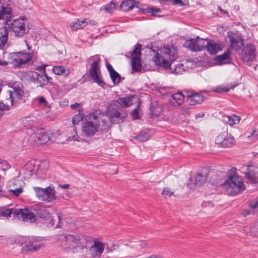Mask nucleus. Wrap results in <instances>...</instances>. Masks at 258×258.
I'll list each match as a JSON object with an SVG mask.
<instances>
[{"instance_id":"1","label":"nucleus","mask_w":258,"mask_h":258,"mask_svg":"<svg viewBox=\"0 0 258 258\" xmlns=\"http://www.w3.org/2000/svg\"><path fill=\"white\" fill-rule=\"evenodd\" d=\"M160 52L161 55L157 53L154 57L156 65L167 70L169 69L171 73L174 74H179L185 71L183 63L178 62L173 66V62L177 58V49L172 46L167 45L162 48Z\"/></svg>"},{"instance_id":"2","label":"nucleus","mask_w":258,"mask_h":258,"mask_svg":"<svg viewBox=\"0 0 258 258\" xmlns=\"http://www.w3.org/2000/svg\"><path fill=\"white\" fill-rule=\"evenodd\" d=\"M60 245L63 248L70 249L73 253L87 250L88 240L83 235L67 234L59 236Z\"/></svg>"},{"instance_id":"3","label":"nucleus","mask_w":258,"mask_h":258,"mask_svg":"<svg viewBox=\"0 0 258 258\" xmlns=\"http://www.w3.org/2000/svg\"><path fill=\"white\" fill-rule=\"evenodd\" d=\"M100 111L96 110L86 115L83 125V133L87 137H92L98 131L101 118Z\"/></svg>"},{"instance_id":"4","label":"nucleus","mask_w":258,"mask_h":258,"mask_svg":"<svg viewBox=\"0 0 258 258\" xmlns=\"http://www.w3.org/2000/svg\"><path fill=\"white\" fill-rule=\"evenodd\" d=\"M223 185L227 189L229 195L234 196L242 192L245 189L241 177L233 175L228 177Z\"/></svg>"},{"instance_id":"5","label":"nucleus","mask_w":258,"mask_h":258,"mask_svg":"<svg viewBox=\"0 0 258 258\" xmlns=\"http://www.w3.org/2000/svg\"><path fill=\"white\" fill-rule=\"evenodd\" d=\"M33 189L40 200L51 202L56 199V192L53 186H49L46 188L34 187Z\"/></svg>"},{"instance_id":"6","label":"nucleus","mask_w":258,"mask_h":258,"mask_svg":"<svg viewBox=\"0 0 258 258\" xmlns=\"http://www.w3.org/2000/svg\"><path fill=\"white\" fill-rule=\"evenodd\" d=\"M28 243L22 248L24 252H33L39 250L44 247V238L42 237L29 236L28 238Z\"/></svg>"},{"instance_id":"7","label":"nucleus","mask_w":258,"mask_h":258,"mask_svg":"<svg viewBox=\"0 0 258 258\" xmlns=\"http://www.w3.org/2000/svg\"><path fill=\"white\" fill-rule=\"evenodd\" d=\"M32 59V54L30 53L12 52L10 53L8 57L10 63L16 67L27 63Z\"/></svg>"},{"instance_id":"8","label":"nucleus","mask_w":258,"mask_h":258,"mask_svg":"<svg viewBox=\"0 0 258 258\" xmlns=\"http://www.w3.org/2000/svg\"><path fill=\"white\" fill-rule=\"evenodd\" d=\"M92 57H95L97 59L91 63L89 69V75L95 83H96L101 87H103L105 85V83L101 77V72L98 65L100 61L99 56L96 55Z\"/></svg>"},{"instance_id":"9","label":"nucleus","mask_w":258,"mask_h":258,"mask_svg":"<svg viewBox=\"0 0 258 258\" xmlns=\"http://www.w3.org/2000/svg\"><path fill=\"white\" fill-rule=\"evenodd\" d=\"M13 90H9L11 104L14 105L24 96V86L21 83L15 82L11 86Z\"/></svg>"},{"instance_id":"10","label":"nucleus","mask_w":258,"mask_h":258,"mask_svg":"<svg viewBox=\"0 0 258 258\" xmlns=\"http://www.w3.org/2000/svg\"><path fill=\"white\" fill-rule=\"evenodd\" d=\"M34 212L32 213L34 214L35 217H37L42 220L47 221L51 219L50 221V224L53 226L55 224V220L53 218H51L50 213L46 208L41 206H37L33 209Z\"/></svg>"},{"instance_id":"11","label":"nucleus","mask_w":258,"mask_h":258,"mask_svg":"<svg viewBox=\"0 0 258 258\" xmlns=\"http://www.w3.org/2000/svg\"><path fill=\"white\" fill-rule=\"evenodd\" d=\"M142 45L138 43L132 54V67L133 71L138 72L141 70V50Z\"/></svg>"},{"instance_id":"12","label":"nucleus","mask_w":258,"mask_h":258,"mask_svg":"<svg viewBox=\"0 0 258 258\" xmlns=\"http://www.w3.org/2000/svg\"><path fill=\"white\" fill-rule=\"evenodd\" d=\"M234 138L231 135H229L227 131L222 133L215 139L216 144L222 147H230L234 144Z\"/></svg>"},{"instance_id":"13","label":"nucleus","mask_w":258,"mask_h":258,"mask_svg":"<svg viewBox=\"0 0 258 258\" xmlns=\"http://www.w3.org/2000/svg\"><path fill=\"white\" fill-rule=\"evenodd\" d=\"M228 37L230 43V47L232 49L237 51L243 46V40L241 36L238 34L228 32Z\"/></svg>"},{"instance_id":"14","label":"nucleus","mask_w":258,"mask_h":258,"mask_svg":"<svg viewBox=\"0 0 258 258\" xmlns=\"http://www.w3.org/2000/svg\"><path fill=\"white\" fill-rule=\"evenodd\" d=\"M11 28L15 35L18 37H22L28 32L26 31L25 24L22 20L16 19L11 23Z\"/></svg>"},{"instance_id":"15","label":"nucleus","mask_w":258,"mask_h":258,"mask_svg":"<svg viewBox=\"0 0 258 258\" xmlns=\"http://www.w3.org/2000/svg\"><path fill=\"white\" fill-rule=\"evenodd\" d=\"M255 58V47L253 45L247 44L245 47L242 59L247 63L253 61Z\"/></svg>"},{"instance_id":"16","label":"nucleus","mask_w":258,"mask_h":258,"mask_svg":"<svg viewBox=\"0 0 258 258\" xmlns=\"http://www.w3.org/2000/svg\"><path fill=\"white\" fill-rule=\"evenodd\" d=\"M12 213L15 216H20L21 218L25 221H30L31 222L35 221V217L32 212L28 209H15Z\"/></svg>"},{"instance_id":"17","label":"nucleus","mask_w":258,"mask_h":258,"mask_svg":"<svg viewBox=\"0 0 258 258\" xmlns=\"http://www.w3.org/2000/svg\"><path fill=\"white\" fill-rule=\"evenodd\" d=\"M104 249V244L99 241H94V243L89 248V253L93 257H100Z\"/></svg>"},{"instance_id":"18","label":"nucleus","mask_w":258,"mask_h":258,"mask_svg":"<svg viewBox=\"0 0 258 258\" xmlns=\"http://www.w3.org/2000/svg\"><path fill=\"white\" fill-rule=\"evenodd\" d=\"M110 120L112 123H118L123 121L127 117V113L124 110L120 112L118 110H114L108 112Z\"/></svg>"},{"instance_id":"19","label":"nucleus","mask_w":258,"mask_h":258,"mask_svg":"<svg viewBox=\"0 0 258 258\" xmlns=\"http://www.w3.org/2000/svg\"><path fill=\"white\" fill-rule=\"evenodd\" d=\"M186 96L187 97L186 101L189 105L201 104L204 100L203 95L196 92H186Z\"/></svg>"},{"instance_id":"20","label":"nucleus","mask_w":258,"mask_h":258,"mask_svg":"<svg viewBox=\"0 0 258 258\" xmlns=\"http://www.w3.org/2000/svg\"><path fill=\"white\" fill-rule=\"evenodd\" d=\"M88 24L96 25L95 21H91L88 19H78L77 21L72 22L70 27L73 31H77L82 29Z\"/></svg>"},{"instance_id":"21","label":"nucleus","mask_w":258,"mask_h":258,"mask_svg":"<svg viewBox=\"0 0 258 258\" xmlns=\"http://www.w3.org/2000/svg\"><path fill=\"white\" fill-rule=\"evenodd\" d=\"M222 45L219 42L210 40L207 41L206 49L211 54H216L219 51L222 50Z\"/></svg>"},{"instance_id":"22","label":"nucleus","mask_w":258,"mask_h":258,"mask_svg":"<svg viewBox=\"0 0 258 258\" xmlns=\"http://www.w3.org/2000/svg\"><path fill=\"white\" fill-rule=\"evenodd\" d=\"M208 170L203 169L201 172H198L195 177L196 184L198 185H202L206 183L208 177Z\"/></svg>"},{"instance_id":"23","label":"nucleus","mask_w":258,"mask_h":258,"mask_svg":"<svg viewBox=\"0 0 258 258\" xmlns=\"http://www.w3.org/2000/svg\"><path fill=\"white\" fill-rule=\"evenodd\" d=\"M138 2L135 0H123L119 8L124 12H128L138 7Z\"/></svg>"},{"instance_id":"24","label":"nucleus","mask_w":258,"mask_h":258,"mask_svg":"<svg viewBox=\"0 0 258 258\" xmlns=\"http://www.w3.org/2000/svg\"><path fill=\"white\" fill-rule=\"evenodd\" d=\"M134 98V95L124 97H119L114 101V105L116 106L120 105L121 106L127 107L133 104L132 99Z\"/></svg>"},{"instance_id":"25","label":"nucleus","mask_w":258,"mask_h":258,"mask_svg":"<svg viewBox=\"0 0 258 258\" xmlns=\"http://www.w3.org/2000/svg\"><path fill=\"white\" fill-rule=\"evenodd\" d=\"M231 60L230 57V51H225L223 54L216 56L215 61L217 64H224L229 63Z\"/></svg>"},{"instance_id":"26","label":"nucleus","mask_w":258,"mask_h":258,"mask_svg":"<svg viewBox=\"0 0 258 258\" xmlns=\"http://www.w3.org/2000/svg\"><path fill=\"white\" fill-rule=\"evenodd\" d=\"M8 28L6 26L0 28V49L4 47L8 41Z\"/></svg>"},{"instance_id":"27","label":"nucleus","mask_w":258,"mask_h":258,"mask_svg":"<svg viewBox=\"0 0 258 258\" xmlns=\"http://www.w3.org/2000/svg\"><path fill=\"white\" fill-rule=\"evenodd\" d=\"M184 95L181 92H177L173 94L171 96L172 101H171V103L174 106H178L182 104L184 101Z\"/></svg>"},{"instance_id":"28","label":"nucleus","mask_w":258,"mask_h":258,"mask_svg":"<svg viewBox=\"0 0 258 258\" xmlns=\"http://www.w3.org/2000/svg\"><path fill=\"white\" fill-rule=\"evenodd\" d=\"M184 45L192 51L197 52L200 51L198 44V39L197 38L196 39L192 38L186 40Z\"/></svg>"},{"instance_id":"29","label":"nucleus","mask_w":258,"mask_h":258,"mask_svg":"<svg viewBox=\"0 0 258 258\" xmlns=\"http://www.w3.org/2000/svg\"><path fill=\"white\" fill-rule=\"evenodd\" d=\"M48 163L46 161H43L39 165L37 168L36 174L38 176L40 175V177L44 178L46 171L48 169Z\"/></svg>"},{"instance_id":"30","label":"nucleus","mask_w":258,"mask_h":258,"mask_svg":"<svg viewBox=\"0 0 258 258\" xmlns=\"http://www.w3.org/2000/svg\"><path fill=\"white\" fill-rule=\"evenodd\" d=\"M35 170V165L33 161H29L27 162L23 168L22 171L28 176H31L33 175Z\"/></svg>"},{"instance_id":"31","label":"nucleus","mask_w":258,"mask_h":258,"mask_svg":"<svg viewBox=\"0 0 258 258\" xmlns=\"http://www.w3.org/2000/svg\"><path fill=\"white\" fill-rule=\"evenodd\" d=\"M148 245L149 244L147 241L140 240L135 242L132 248H135L138 252H142L143 250L148 248Z\"/></svg>"},{"instance_id":"32","label":"nucleus","mask_w":258,"mask_h":258,"mask_svg":"<svg viewBox=\"0 0 258 258\" xmlns=\"http://www.w3.org/2000/svg\"><path fill=\"white\" fill-rule=\"evenodd\" d=\"M245 177L251 182L258 183V172L248 169V171L245 173Z\"/></svg>"},{"instance_id":"33","label":"nucleus","mask_w":258,"mask_h":258,"mask_svg":"<svg viewBox=\"0 0 258 258\" xmlns=\"http://www.w3.org/2000/svg\"><path fill=\"white\" fill-rule=\"evenodd\" d=\"M151 137V135L149 130H146L142 131L138 135H137L135 139L136 140L140 142H146Z\"/></svg>"},{"instance_id":"34","label":"nucleus","mask_w":258,"mask_h":258,"mask_svg":"<svg viewBox=\"0 0 258 258\" xmlns=\"http://www.w3.org/2000/svg\"><path fill=\"white\" fill-rule=\"evenodd\" d=\"M244 231L246 233L249 232L253 237H258V221L254 223L250 227H244Z\"/></svg>"},{"instance_id":"35","label":"nucleus","mask_w":258,"mask_h":258,"mask_svg":"<svg viewBox=\"0 0 258 258\" xmlns=\"http://www.w3.org/2000/svg\"><path fill=\"white\" fill-rule=\"evenodd\" d=\"M36 136L41 144L46 143L49 140V137L43 130H40L36 134Z\"/></svg>"},{"instance_id":"36","label":"nucleus","mask_w":258,"mask_h":258,"mask_svg":"<svg viewBox=\"0 0 258 258\" xmlns=\"http://www.w3.org/2000/svg\"><path fill=\"white\" fill-rule=\"evenodd\" d=\"M52 71L55 75H63L67 76L69 73V70H67L63 66H55L53 68Z\"/></svg>"},{"instance_id":"37","label":"nucleus","mask_w":258,"mask_h":258,"mask_svg":"<svg viewBox=\"0 0 258 258\" xmlns=\"http://www.w3.org/2000/svg\"><path fill=\"white\" fill-rule=\"evenodd\" d=\"M11 9L9 8L1 7L0 8V19H6L10 17Z\"/></svg>"},{"instance_id":"38","label":"nucleus","mask_w":258,"mask_h":258,"mask_svg":"<svg viewBox=\"0 0 258 258\" xmlns=\"http://www.w3.org/2000/svg\"><path fill=\"white\" fill-rule=\"evenodd\" d=\"M237 85V84H235L234 85L231 84L230 85H228L227 86L217 87L214 90V91L217 93L227 92L230 89H233Z\"/></svg>"},{"instance_id":"39","label":"nucleus","mask_w":258,"mask_h":258,"mask_svg":"<svg viewBox=\"0 0 258 258\" xmlns=\"http://www.w3.org/2000/svg\"><path fill=\"white\" fill-rule=\"evenodd\" d=\"M109 75L114 85H117L120 82V76L116 71L110 74Z\"/></svg>"},{"instance_id":"40","label":"nucleus","mask_w":258,"mask_h":258,"mask_svg":"<svg viewBox=\"0 0 258 258\" xmlns=\"http://www.w3.org/2000/svg\"><path fill=\"white\" fill-rule=\"evenodd\" d=\"M239 121L240 117L235 114L228 117L227 123L230 126H232L234 124H238Z\"/></svg>"},{"instance_id":"41","label":"nucleus","mask_w":258,"mask_h":258,"mask_svg":"<svg viewBox=\"0 0 258 258\" xmlns=\"http://www.w3.org/2000/svg\"><path fill=\"white\" fill-rule=\"evenodd\" d=\"M45 76H46V70L44 71V73L42 74H38V79L37 83L39 84V87L43 88L44 86L46 85L45 83Z\"/></svg>"},{"instance_id":"42","label":"nucleus","mask_w":258,"mask_h":258,"mask_svg":"<svg viewBox=\"0 0 258 258\" xmlns=\"http://www.w3.org/2000/svg\"><path fill=\"white\" fill-rule=\"evenodd\" d=\"M116 6V4L111 2L104 6V10L106 12L111 13L115 9Z\"/></svg>"},{"instance_id":"43","label":"nucleus","mask_w":258,"mask_h":258,"mask_svg":"<svg viewBox=\"0 0 258 258\" xmlns=\"http://www.w3.org/2000/svg\"><path fill=\"white\" fill-rule=\"evenodd\" d=\"M197 38L198 39V44L200 51L203 50L204 48L206 49L207 41L208 40L207 39H203L200 38L199 36H197Z\"/></svg>"},{"instance_id":"44","label":"nucleus","mask_w":258,"mask_h":258,"mask_svg":"<svg viewBox=\"0 0 258 258\" xmlns=\"http://www.w3.org/2000/svg\"><path fill=\"white\" fill-rule=\"evenodd\" d=\"M12 214V209H0V217H5L8 218L11 217Z\"/></svg>"},{"instance_id":"45","label":"nucleus","mask_w":258,"mask_h":258,"mask_svg":"<svg viewBox=\"0 0 258 258\" xmlns=\"http://www.w3.org/2000/svg\"><path fill=\"white\" fill-rule=\"evenodd\" d=\"M84 115L79 113L75 115L72 118V122L74 125L78 124L80 121H82L83 119Z\"/></svg>"},{"instance_id":"46","label":"nucleus","mask_w":258,"mask_h":258,"mask_svg":"<svg viewBox=\"0 0 258 258\" xmlns=\"http://www.w3.org/2000/svg\"><path fill=\"white\" fill-rule=\"evenodd\" d=\"M10 110V106L6 105L2 101L0 102V117H1L5 111Z\"/></svg>"},{"instance_id":"47","label":"nucleus","mask_w":258,"mask_h":258,"mask_svg":"<svg viewBox=\"0 0 258 258\" xmlns=\"http://www.w3.org/2000/svg\"><path fill=\"white\" fill-rule=\"evenodd\" d=\"M174 192L169 187H164L162 191V195L165 198H170L173 195Z\"/></svg>"},{"instance_id":"48","label":"nucleus","mask_w":258,"mask_h":258,"mask_svg":"<svg viewBox=\"0 0 258 258\" xmlns=\"http://www.w3.org/2000/svg\"><path fill=\"white\" fill-rule=\"evenodd\" d=\"M248 206L253 210V212H258V199L255 201L249 202Z\"/></svg>"},{"instance_id":"49","label":"nucleus","mask_w":258,"mask_h":258,"mask_svg":"<svg viewBox=\"0 0 258 258\" xmlns=\"http://www.w3.org/2000/svg\"><path fill=\"white\" fill-rule=\"evenodd\" d=\"M37 100L40 105H41L43 107L48 106V102L44 97L40 96L38 97Z\"/></svg>"},{"instance_id":"50","label":"nucleus","mask_w":258,"mask_h":258,"mask_svg":"<svg viewBox=\"0 0 258 258\" xmlns=\"http://www.w3.org/2000/svg\"><path fill=\"white\" fill-rule=\"evenodd\" d=\"M190 107L187 105H183L181 109V113L185 116L190 114Z\"/></svg>"},{"instance_id":"51","label":"nucleus","mask_w":258,"mask_h":258,"mask_svg":"<svg viewBox=\"0 0 258 258\" xmlns=\"http://www.w3.org/2000/svg\"><path fill=\"white\" fill-rule=\"evenodd\" d=\"M38 74L36 72H31L29 76L31 78V81L35 83H37L38 79Z\"/></svg>"},{"instance_id":"52","label":"nucleus","mask_w":258,"mask_h":258,"mask_svg":"<svg viewBox=\"0 0 258 258\" xmlns=\"http://www.w3.org/2000/svg\"><path fill=\"white\" fill-rule=\"evenodd\" d=\"M132 118L134 120L138 119L140 118L139 115V111L138 110V108H135L133 110V111L132 112Z\"/></svg>"},{"instance_id":"53","label":"nucleus","mask_w":258,"mask_h":258,"mask_svg":"<svg viewBox=\"0 0 258 258\" xmlns=\"http://www.w3.org/2000/svg\"><path fill=\"white\" fill-rule=\"evenodd\" d=\"M12 192H13V195L16 196H18L20 194H21L22 191L23 189L22 188H17L15 190H12Z\"/></svg>"},{"instance_id":"54","label":"nucleus","mask_w":258,"mask_h":258,"mask_svg":"<svg viewBox=\"0 0 258 258\" xmlns=\"http://www.w3.org/2000/svg\"><path fill=\"white\" fill-rule=\"evenodd\" d=\"M3 168L4 169H9L10 168V165L9 164L7 161L2 160Z\"/></svg>"},{"instance_id":"55","label":"nucleus","mask_w":258,"mask_h":258,"mask_svg":"<svg viewBox=\"0 0 258 258\" xmlns=\"http://www.w3.org/2000/svg\"><path fill=\"white\" fill-rule=\"evenodd\" d=\"M149 13H152V15H154V13H159L161 12V10L159 9L155 8H152L150 9H149Z\"/></svg>"},{"instance_id":"56","label":"nucleus","mask_w":258,"mask_h":258,"mask_svg":"<svg viewBox=\"0 0 258 258\" xmlns=\"http://www.w3.org/2000/svg\"><path fill=\"white\" fill-rule=\"evenodd\" d=\"M106 68H107L108 71L109 73V74L112 72H114V71H115V70L113 68L112 66L108 62L107 63H106Z\"/></svg>"},{"instance_id":"57","label":"nucleus","mask_w":258,"mask_h":258,"mask_svg":"<svg viewBox=\"0 0 258 258\" xmlns=\"http://www.w3.org/2000/svg\"><path fill=\"white\" fill-rule=\"evenodd\" d=\"M241 213L243 216L246 217L250 214V212L248 209H243L241 210Z\"/></svg>"},{"instance_id":"58","label":"nucleus","mask_w":258,"mask_h":258,"mask_svg":"<svg viewBox=\"0 0 258 258\" xmlns=\"http://www.w3.org/2000/svg\"><path fill=\"white\" fill-rule=\"evenodd\" d=\"M56 217H57V220H58V223L55 226V228H59L60 227V226L59 225V223H60V220H61V214L59 213H57L56 214Z\"/></svg>"},{"instance_id":"59","label":"nucleus","mask_w":258,"mask_h":258,"mask_svg":"<svg viewBox=\"0 0 258 258\" xmlns=\"http://www.w3.org/2000/svg\"><path fill=\"white\" fill-rule=\"evenodd\" d=\"M45 78H46L45 83H46V85H48V84H52V78L48 77L46 74Z\"/></svg>"},{"instance_id":"60","label":"nucleus","mask_w":258,"mask_h":258,"mask_svg":"<svg viewBox=\"0 0 258 258\" xmlns=\"http://www.w3.org/2000/svg\"><path fill=\"white\" fill-rule=\"evenodd\" d=\"M173 4L174 5H180L181 6H183L184 4L182 0H173Z\"/></svg>"},{"instance_id":"61","label":"nucleus","mask_w":258,"mask_h":258,"mask_svg":"<svg viewBox=\"0 0 258 258\" xmlns=\"http://www.w3.org/2000/svg\"><path fill=\"white\" fill-rule=\"evenodd\" d=\"M46 66V65L38 66L36 69L37 70L43 71V73H44V71L45 70Z\"/></svg>"},{"instance_id":"62","label":"nucleus","mask_w":258,"mask_h":258,"mask_svg":"<svg viewBox=\"0 0 258 258\" xmlns=\"http://www.w3.org/2000/svg\"><path fill=\"white\" fill-rule=\"evenodd\" d=\"M115 245H112V247H114V248H113V249H112V248H109V247H108V246H107V247L106 248V250L107 251V253H112L114 250H115Z\"/></svg>"},{"instance_id":"63","label":"nucleus","mask_w":258,"mask_h":258,"mask_svg":"<svg viewBox=\"0 0 258 258\" xmlns=\"http://www.w3.org/2000/svg\"><path fill=\"white\" fill-rule=\"evenodd\" d=\"M10 63V61L8 60V61H2L0 59V66H8V64Z\"/></svg>"},{"instance_id":"64","label":"nucleus","mask_w":258,"mask_h":258,"mask_svg":"<svg viewBox=\"0 0 258 258\" xmlns=\"http://www.w3.org/2000/svg\"><path fill=\"white\" fill-rule=\"evenodd\" d=\"M149 9H140L139 10V12L143 14H146V13H149Z\"/></svg>"}]
</instances>
